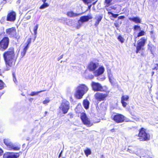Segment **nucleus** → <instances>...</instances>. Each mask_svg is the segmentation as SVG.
Wrapping results in <instances>:
<instances>
[{
	"label": "nucleus",
	"instance_id": "obj_1",
	"mask_svg": "<svg viewBox=\"0 0 158 158\" xmlns=\"http://www.w3.org/2000/svg\"><path fill=\"white\" fill-rule=\"evenodd\" d=\"M15 55L14 48H9L3 53V57L6 65L11 67L15 64L16 60Z\"/></svg>",
	"mask_w": 158,
	"mask_h": 158
},
{
	"label": "nucleus",
	"instance_id": "obj_2",
	"mask_svg": "<svg viewBox=\"0 0 158 158\" xmlns=\"http://www.w3.org/2000/svg\"><path fill=\"white\" fill-rule=\"evenodd\" d=\"M89 90L88 87L84 84H81L76 88L75 94V97L78 99L82 98L84 95L86 94Z\"/></svg>",
	"mask_w": 158,
	"mask_h": 158
},
{
	"label": "nucleus",
	"instance_id": "obj_3",
	"mask_svg": "<svg viewBox=\"0 0 158 158\" xmlns=\"http://www.w3.org/2000/svg\"><path fill=\"white\" fill-rule=\"evenodd\" d=\"M6 34L10 38L15 39L17 40L20 39L21 38L20 35L17 34L16 30L15 27L6 29Z\"/></svg>",
	"mask_w": 158,
	"mask_h": 158
},
{
	"label": "nucleus",
	"instance_id": "obj_4",
	"mask_svg": "<svg viewBox=\"0 0 158 158\" xmlns=\"http://www.w3.org/2000/svg\"><path fill=\"white\" fill-rule=\"evenodd\" d=\"M9 39L8 37L5 36L0 41V50L3 51L8 48Z\"/></svg>",
	"mask_w": 158,
	"mask_h": 158
},
{
	"label": "nucleus",
	"instance_id": "obj_5",
	"mask_svg": "<svg viewBox=\"0 0 158 158\" xmlns=\"http://www.w3.org/2000/svg\"><path fill=\"white\" fill-rule=\"evenodd\" d=\"M4 143L6 146L7 148L9 150H13L17 151L20 149L19 146H16L13 144L9 139H4Z\"/></svg>",
	"mask_w": 158,
	"mask_h": 158
},
{
	"label": "nucleus",
	"instance_id": "obj_6",
	"mask_svg": "<svg viewBox=\"0 0 158 158\" xmlns=\"http://www.w3.org/2000/svg\"><path fill=\"white\" fill-rule=\"evenodd\" d=\"M139 138L138 139L140 141H147L149 140L150 136L145 131V129L142 128L140 130L138 134Z\"/></svg>",
	"mask_w": 158,
	"mask_h": 158
},
{
	"label": "nucleus",
	"instance_id": "obj_7",
	"mask_svg": "<svg viewBox=\"0 0 158 158\" xmlns=\"http://www.w3.org/2000/svg\"><path fill=\"white\" fill-rule=\"evenodd\" d=\"M146 41L147 40L144 38H142L138 41L135 51L136 53H138L141 50L144 49L143 47Z\"/></svg>",
	"mask_w": 158,
	"mask_h": 158
},
{
	"label": "nucleus",
	"instance_id": "obj_8",
	"mask_svg": "<svg viewBox=\"0 0 158 158\" xmlns=\"http://www.w3.org/2000/svg\"><path fill=\"white\" fill-rule=\"evenodd\" d=\"M69 103L66 100H64L59 108L64 114L67 113L69 108Z\"/></svg>",
	"mask_w": 158,
	"mask_h": 158
},
{
	"label": "nucleus",
	"instance_id": "obj_9",
	"mask_svg": "<svg viewBox=\"0 0 158 158\" xmlns=\"http://www.w3.org/2000/svg\"><path fill=\"white\" fill-rule=\"evenodd\" d=\"M16 18V12L12 10L7 13L6 20L7 21L14 22L15 21Z\"/></svg>",
	"mask_w": 158,
	"mask_h": 158
},
{
	"label": "nucleus",
	"instance_id": "obj_10",
	"mask_svg": "<svg viewBox=\"0 0 158 158\" xmlns=\"http://www.w3.org/2000/svg\"><path fill=\"white\" fill-rule=\"evenodd\" d=\"M80 117L84 124L88 127H90L93 125V123H90L89 119L88 118L85 113H81Z\"/></svg>",
	"mask_w": 158,
	"mask_h": 158
},
{
	"label": "nucleus",
	"instance_id": "obj_11",
	"mask_svg": "<svg viewBox=\"0 0 158 158\" xmlns=\"http://www.w3.org/2000/svg\"><path fill=\"white\" fill-rule=\"evenodd\" d=\"M112 118L117 123H121L124 121V116L123 115L116 114L112 116Z\"/></svg>",
	"mask_w": 158,
	"mask_h": 158
},
{
	"label": "nucleus",
	"instance_id": "obj_12",
	"mask_svg": "<svg viewBox=\"0 0 158 158\" xmlns=\"http://www.w3.org/2000/svg\"><path fill=\"white\" fill-rule=\"evenodd\" d=\"M107 96V94L101 93H97L94 95L95 99L98 101H104Z\"/></svg>",
	"mask_w": 158,
	"mask_h": 158
},
{
	"label": "nucleus",
	"instance_id": "obj_13",
	"mask_svg": "<svg viewBox=\"0 0 158 158\" xmlns=\"http://www.w3.org/2000/svg\"><path fill=\"white\" fill-rule=\"evenodd\" d=\"M93 90L95 91H102L103 88L101 85L98 83L92 82L91 84Z\"/></svg>",
	"mask_w": 158,
	"mask_h": 158
},
{
	"label": "nucleus",
	"instance_id": "obj_14",
	"mask_svg": "<svg viewBox=\"0 0 158 158\" xmlns=\"http://www.w3.org/2000/svg\"><path fill=\"white\" fill-rule=\"evenodd\" d=\"M19 156L18 153L6 152L3 155V158H17Z\"/></svg>",
	"mask_w": 158,
	"mask_h": 158
},
{
	"label": "nucleus",
	"instance_id": "obj_15",
	"mask_svg": "<svg viewBox=\"0 0 158 158\" xmlns=\"http://www.w3.org/2000/svg\"><path fill=\"white\" fill-rule=\"evenodd\" d=\"M129 97L128 95H125L122 96L121 100V102L123 106L124 107H126L127 105V103L125 102H127L128 100Z\"/></svg>",
	"mask_w": 158,
	"mask_h": 158
},
{
	"label": "nucleus",
	"instance_id": "obj_16",
	"mask_svg": "<svg viewBox=\"0 0 158 158\" xmlns=\"http://www.w3.org/2000/svg\"><path fill=\"white\" fill-rule=\"evenodd\" d=\"M98 66V63H94L93 61H91L88 64L87 68L88 69H96Z\"/></svg>",
	"mask_w": 158,
	"mask_h": 158
},
{
	"label": "nucleus",
	"instance_id": "obj_17",
	"mask_svg": "<svg viewBox=\"0 0 158 158\" xmlns=\"http://www.w3.org/2000/svg\"><path fill=\"white\" fill-rule=\"evenodd\" d=\"M93 18L92 15L91 14L87 15H84L81 17L80 19L82 22L88 21L89 20Z\"/></svg>",
	"mask_w": 158,
	"mask_h": 158
},
{
	"label": "nucleus",
	"instance_id": "obj_18",
	"mask_svg": "<svg viewBox=\"0 0 158 158\" xmlns=\"http://www.w3.org/2000/svg\"><path fill=\"white\" fill-rule=\"evenodd\" d=\"M90 72H93L95 76H99L103 73L104 70H89Z\"/></svg>",
	"mask_w": 158,
	"mask_h": 158
},
{
	"label": "nucleus",
	"instance_id": "obj_19",
	"mask_svg": "<svg viewBox=\"0 0 158 158\" xmlns=\"http://www.w3.org/2000/svg\"><path fill=\"white\" fill-rule=\"evenodd\" d=\"M129 19L131 21H133L135 23H140L141 19L138 17H135L133 18H129Z\"/></svg>",
	"mask_w": 158,
	"mask_h": 158
},
{
	"label": "nucleus",
	"instance_id": "obj_20",
	"mask_svg": "<svg viewBox=\"0 0 158 158\" xmlns=\"http://www.w3.org/2000/svg\"><path fill=\"white\" fill-rule=\"evenodd\" d=\"M81 15V13H74L72 11H68L67 13V15L70 17H73Z\"/></svg>",
	"mask_w": 158,
	"mask_h": 158
},
{
	"label": "nucleus",
	"instance_id": "obj_21",
	"mask_svg": "<svg viewBox=\"0 0 158 158\" xmlns=\"http://www.w3.org/2000/svg\"><path fill=\"white\" fill-rule=\"evenodd\" d=\"M102 18V16L101 15H99L98 17H96L95 19H96V21L94 24L95 26H97L99 24Z\"/></svg>",
	"mask_w": 158,
	"mask_h": 158
},
{
	"label": "nucleus",
	"instance_id": "obj_22",
	"mask_svg": "<svg viewBox=\"0 0 158 158\" xmlns=\"http://www.w3.org/2000/svg\"><path fill=\"white\" fill-rule=\"evenodd\" d=\"M107 73L108 74V76L109 78V80L111 83H112V81L114 78L113 77V75L111 74V71L110 70H107Z\"/></svg>",
	"mask_w": 158,
	"mask_h": 158
},
{
	"label": "nucleus",
	"instance_id": "obj_23",
	"mask_svg": "<svg viewBox=\"0 0 158 158\" xmlns=\"http://www.w3.org/2000/svg\"><path fill=\"white\" fill-rule=\"evenodd\" d=\"M113 0H105L104 3V4L105 5V8L107 7L110 6L112 4L111 2Z\"/></svg>",
	"mask_w": 158,
	"mask_h": 158
},
{
	"label": "nucleus",
	"instance_id": "obj_24",
	"mask_svg": "<svg viewBox=\"0 0 158 158\" xmlns=\"http://www.w3.org/2000/svg\"><path fill=\"white\" fill-rule=\"evenodd\" d=\"M82 110V108L80 105H78L75 109L76 112L77 113H80Z\"/></svg>",
	"mask_w": 158,
	"mask_h": 158
},
{
	"label": "nucleus",
	"instance_id": "obj_25",
	"mask_svg": "<svg viewBox=\"0 0 158 158\" xmlns=\"http://www.w3.org/2000/svg\"><path fill=\"white\" fill-rule=\"evenodd\" d=\"M148 50H149L151 52H152L154 50L155 47V46L152 44H148Z\"/></svg>",
	"mask_w": 158,
	"mask_h": 158
},
{
	"label": "nucleus",
	"instance_id": "obj_26",
	"mask_svg": "<svg viewBox=\"0 0 158 158\" xmlns=\"http://www.w3.org/2000/svg\"><path fill=\"white\" fill-rule=\"evenodd\" d=\"M89 105V102L87 100H85L83 101V105L86 109L88 108Z\"/></svg>",
	"mask_w": 158,
	"mask_h": 158
},
{
	"label": "nucleus",
	"instance_id": "obj_27",
	"mask_svg": "<svg viewBox=\"0 0 158 158\" xmlns=\"http://www.w3.org/2000/svg\"><path fill=\"white\" fill-rule=\"evenodd\" d=\"M145 34V32L143 30H141L138 33L137 37H136V38L144 35Z\"/></svg>",
	"mask_w": 158,
	"mask_h": 158
},
{
	"label": "nucleus",
	"instance_id": "obj_28",
	"mask_svg": "<svg viewBox=\"0 0 158 158\" xmlns=\"http://www.w3.org/2000/svg\"><path fill=\"white\" fill-rule=\"evenodd\" d=\"M44 3L42 4L40 7V9H43L49 6L48 4L46 2H43Z\"/></svg>",
	"mask_w": 158,
	"mask_h": 158
},
{
	"label": "nucleus",
	"instance_id": "obj_29",
	"mask_svg": "<svg viewBox=\"0 0 158 158\" xmlns=\"http://www.w3.org/2000/svg\"><path fill=\"white\" fill-rule=\"evenodd\" d=\"M46 91L45 90H41V91H40L36 92H32L30 94V95L31 96H34L35 95H37L39 93H40L42 92L43 91Z\"/></svg>",
	"mask_w": 158,
	"mask_h": 158
},
{
	"label": "nucleus",
	"instance_id": "obj_30",
	"mask_svg": "<svg viewBox=\"0 0 158 158\" xmlns=\"http://www.w3.org/2000/svg\"><path fill=\"white\" fill-rule=\"evenodd\" d=\"M27 49L28 48H27L25 47L24 48L23 51L21 53V55L22 57H23L25 55Z\"/></svg>",
	"mask_w": 158,
	"mask_h": 158
},
{
	"label": "nucleus",
	"instance_id": "obj_31",
	"mask_svg": "<svg viewBox=\"0 0 158 158\" xmlns=\"http://www.w3.org/2000/svg\"><path fill=\"white\" fill-rule=\"evenodd\" d=\"M31 39L29 38L28 39L26 45L25 47V48H28L29 47V45L30 44L31 42Z\"/></svg>",
	"mask_w": 158,
	"mask_h": 158
},
{
	"label": "nucleus",
	"instance_id": "obj_32",
	"mask_svg": "<svg viewBox=\"0 0 158 158\" xmlns=\"http://www.w3.org/2000/svg\"><path fill=\"white\" fill-rule=\"evenodd\" d=\"M108 14L109 15H112V16L114 18H116L118 16V14H114V13H113L111 12H110V11H108Z\"/></svg>",
	"mask_w": 158,
	"mask_h": 158
},
{
	"label": "nucleus",
	"instance_id": "obj_33",
	"mask_svg": "<svg viewBox=\"0 0 158 158\" xmlns=\"http://www.w3.org/2000/svg\"><path fill=\"white\" fill-rule=\"evenodd\" d=\"M85 153L87 156L91 154V152L89 149H87L85 151Z\"/></svg>",
	"mask_w": 158,
	"mask_h": 158
},
{
	"label": "nucleus",
	"instance_id": "obj_34",
	"mask_svg": "<svg viewBox=\"0 0 158 158\" xmlns=\"http://www.w3.org/2000/svg\"><path fill=\"white\" fill-rule=\"evenodd\" d=\"M118 40L120 41L122 43H123L124 41V39L123 38L121 35L118 36Z\"/></svg>",
	"mask_w": 158,
	"mask_h": 158
},
{
	"label": "nucleus",
	"instance_id": "obj_35",
	"mask_svg": "<svg viewBox=\"0 0 158 158\" xmlns=\"http://www.w3.org/2000/svg\"><path fill=\"white\" fill-rule=\"evenodd\" d=\"M38 27V24H36L34 27L33 29V31L34 34L36 35L37 34V31Z\"/></svg>",
	"mask_w": 158,
	"mask_h": 158
},
{
	"label": "nucleus",
	"instance_id": "obj_36",
	"mask_svg": "<svg viewBox=\"0 0 158 158\" xmlns=\"http://www.w3.org/2000/svg\"><path fill=\"white\" fill-rule=\"evenodd\" d=\"M15 75H16V72H13V80L15 82V83H16V78Z\"/></svg>",
	"mask_w": 158,
	"mask_h": 158
},
{
	"label": "nucleus",
	"instance_id": "obj_37",
	"mask_svg": "<svg viewBox=\"0 0 158 158\" xmlns=\"http://www.w3.org/2000/svg\"><path fill=\"white\" fill-rule=\"evenodd\" d=\"M140 29V26L137 25H135L133 27V30L134 31L136 30L137 29Z\"/></svg>",
	"mask_w": 158,
	"mask_h": 158
},
{
	"label": "nucleus",
	"instance_id": "obj_38",
	"mask_svg": "<svg viewBox=\"0 0 158 158\" xmlns=\"http://www.w3.org/2000/svg\"><path fill=\"white\" fill-rule=\"evenodd\" d=\"M4 87V83L2 81L0 80V89H3Z\"/></svg>",
	"mask_w": 158,
	"mask_h": 158
},
{
	"label": "nucleus",
	"instance_id": "obj_39",
	"mask_svg": "<svg viewBox=\"0 0 158 158\" xmlns=\"http://www.w3.org/2000/svg\"><path fill=\"white\" fill-rule=\"evenodd\" d=\"M50 101V99L47 98V99H46L44 101H43V103L44 104H47V103L49 102Z\"/></svg>",
	"mask_w": 158,
	"mask_h": 158
},
{
	"label": "nucleus",
	"instance_id": "obj_40",
	"mask_svg": "<svg viewBox=\"0 0 158 158\" xmlns=\"http://www.w3.org/2000/svg\"><path fill=\"white\" fill-rule=\"evenodd\" d=\"M5 21V18L4 17H2L0 20V22L1 24H3Z\"/></svg>",
	"mask_w": 158,
	"mask_h": 158
},
{
	"label": "nucleus",
	"instance_id": "obj_41",
	"mask_svg": "<svg viewBox=\"0 0 158 158\" xmlns=\"http://www.w3.org/2000/svg\"><path fill=\"white\" fill-rule=\"evenodd\" d=\"M110 9H109L108 8H107V7L105 8H106V10L108 11V12L109 11L111 10H115L116 9V8L115 7H114V6H110Z\"/></svg>",
	"mask_w": 158,
	"mask_h": 158
},
{
	"label": "nucleus",
	"instance_id": "obj_42",
	"mask_svg": "<svg viewBox=\"0 0 158 158\" xmlns=\"http://www.w3.org/2000/svg\"><path fill=\"white\" fill-rule=\"evenodd\" d=\"M85 4H88L91 2L89 0H82Z\"/></svg>",
	"mask_w": 158,
	"mask_h": 158
},
{
	"label": "nucleus",
	"instance_id": "obj_43",
	"mask_svg": "<svg viewBox=\"0 0 158 158\" xmlns=\"http://www.w3.org/2000/svg\"><path fill=\"white\" fill-rule=\"evenodd\" d=\"M125 121L126 122H130L131 121L128 118H127L124 117V121Z\"/></svg>",
	"mask_w": 158,
	"mask_h": 158
},
{
	"label": "nucleus",
	"instance_id": "obj_44",
	"mask_svg": "<svg viewBox=\"0 0 158 158\" xmlns=\"http://www.w3.org/2000/svg\"><path fill=\"white\" fill-rule=\"evenodd\" d=\"M125 17L123 15L120 16L118 17V19H124Z\"/></svg>",
	"mask_w": 158,
	"mask_h": 158
},
{
	"label": "nucleus",
	"instance_id": "obj_45",
	"mask_svg": "<svg viewBox=\"0 0 158 158\" xmlns=\"http://www.w3.org/2000/svg\"><path fill=\"white\" fill-rule=\"evenodd\" d=\"M92 6V5H90L88 6V8L87 10H86V11H87L88 10H89V11H90V8Z\"/></svg>",
	"mask_w": 158,
	"mask_h": 158
},
{
	"label": "nucleus",
	"instance_id": "obj_46",
	"mask_svg": "<svg viewBox=\"0 0 158 158\" xmlns=\"http://www.w3.org/2000/svg\"><path fill=\"white\" fill-rule=\"evenodd\" d=\"M63 55H61L58 58V60H59L60 59H62L63 57Z\"/></svg>",
	"mask_w": 158,
	"mask_h": 158
},
{
	"label": "nucleus",
	"instance_id": "obj_47",
	"mask_svg": "<svg viewBox=\"0 0 158 158\" xmlns=\"http://www.w3.org/2000/svg\"><path fill=\"white\" fill-rule=\"evenodd\" d=\"M3 152V151L0 148V156L2 155Z\"/></svg>",
	"mask_w": 158,
	"mask_h": 158
},
{
	"label": "nucleus",
	"instance_id": "obj_48",
	"mask_svg": "<svg viewBox=\"0 0 158 158\" xmlns=\"http://www.w3.org/2000/svg\"><path fill=\"white\" fill-rule=\"evenodd\" d=\"M81 26V25L79 24L77 26L76 28L77 29H79L80 27Z\"/></svg>",
	"mask_w": 158,
	"mask_h": 158
},
{
	"label": "nucleus",
	"instance_id": "obj_49",
	"mask_svg": "<svg viewBox=\"0 0 158 158\" xmlns=\"http://www.w3.org/2000/svg\"><path fill=\"white\" fill-rule=\"evenodd\" d=\"M136 121H139V118L137 117L135 118H134Z\"/></svg>",
	"mask_w": 158,
	"mask_h": 158
},
{
	"label": "nucleus",
	"instance_id": "obj_50",
	"mask_svg": "<svg viewBox=\"0 0 158 158\" xmlns=\"http://www.w3.org/2000/svg\"><path fill=\"white\" fill-rule=\"evenodd\" d=\"M98 69H104V68L103 66H101Z\"/></svg>",
	"mask_w": 158,
	"mask_h": 158
},
{
	"label": "nucleus",
	"instance_id": "obj_51",
	"mask_svg": "<svg viewBox=\"0 0 158 158\" xmlns=\"http://www.w3.org/2000/svg\"><path fill=\"white\" fill-rule=\"evenodd\" d=\"M62 152H63V151H62L61 152H60V154L59 156V157H60V156H61V155L62 154Z\"/></svg>",
	"mask_w": 158,
	"mask_h": 158
},
{
	"label": "nucleus",
	"instance_id": "obj_52",
	"mask_svg": "<svg viewBox=\"0 0 158 158\" xmlns=\"http://www.w3.org/2000/svg\"><path fill=\"white\" fill-rule=\"evenodd\" d=\"M114 25L116 27H117L118 26V24L115 23H114Z\"/></svg>",
	"mask_w": 158,
	"mask_h": 158
},
{
	"label": "nucleus",
	"instance_id": "obj_53",
	"mask_svg": "<svg viewBox=\"0 0 158 158\" xmlns=\"http://www.w3.org/2000/svg\"><path fill=\"white\" fill-rule=\"evenodd\" d=\"M93 78V76L92 75H91L90 77V78L92 79Z\"/></svg>",
	"mask_w": 158,
	"mask_h": 158
},
{
	"label": "nucleus",
	"instance_id": "obj_54",
	"mask_svg": "<svg viewBox=\"0 0 158 158\" xmlns=\"http://www.w3.org/2000/svg\"><path fill=\"white\" fill-rule=\"evenodd\" d=\"M97 1H96L95 2H94L92 4H93V5H94L95 4H96V2H97Z\"/></svg>",
	"mask_w": 158,
	"mask_h": 158
},
{
	"label": "nucleus",
	"instance_id": "obj_55",
	"mask_svg": "<svg viewBox=\"0 0 158 158\" xmlns=\"http://www.w3.org/2000/svg\"><path fill=\"white\" fill-rule=\"evenodd\" d=\"M43 2H46L47 0H42Z\"/></svg>",
	"mask_w": 158,
	"mask_h": 158
},
{
	"label": "nucleus",
	"instance_id": "obj_56",
	"mask_svg": "<svg viewBox=\"0 0 158 158\" xmlns=\"http://www.w3.org/2000/svg\"><path fill=\"white\" fill-rule=\"evenodd\" d=\"M33 98H30L29 99V101H32V100H33Z\"/></svg>",
	"mask_w": 158,
	"mask_h": 158
},
{
	"label": "nucleus",
	"instance_id": "obj_57",
	"mask_svg": "<svg viewBox=\"0 0 158 158\" xmlns=\"http://www.w3.org/2000/svg\"><path fill=\"white\" fill-rule=\"evenodd\" d=\"M3 1H5V3H6V0H3Z\"/></svg>",
	"mask_w": 158,
	"mask_h": 158
},
{
	"label": "nucleus",
	"instance_id": "obj_58",
	"mask_svg": "<svg viewBox=\"0 0 158 158\" xmlns=\"http://www.w3.org/2000/svg\"><path fill=\"white\" fill-rule=\"evenodd\" d=\"M47 113H48V112L47 111H45V115H46Z\"/></svg>",
	"mask_w": 158,
	"mask_h": 158
},
{
	"label": "nucleus",
	"instance_id": "obj_59",
	"mask_svg": "<svg viewBox=\"0 0 158 158\" xmlns=\"http://www.w3.org/2000/svg\"><path fill=\"white\" fill-rule=\"evenodd\" d=\"M150 33H151V34H153V31H150Z\"/></svg>",
	"mask_w": 158,
	"mask_h": 158
},
{
	"label": "nucleus",
	"instance_id": "obj_60",
	"mask_svg": "<svg viewBox=\"0 0 158 158\" xmlns=\"http://www.w3.org/2000/svg\"><path fill=\"white\" fill-rule=\"evenodd\" d=\"M131 152V153H135V152Z\"/></svg>",
	"mask_w": 158,
	"mask_h": 158
},
{
	"label": "nucleus",
	"instance_id": "obj_61",
	"mask_svg": "<svg viewBox=\"0 0 158 158\" xmlns=\"http://www.w3.org/2000/svg\"><path fill=\"white\" fill-rule=\"evenodd\" d=\"M2 94L1 93H0V95H2Z\"/></svg>",
	"mask_w": 158,
	"mask_h": 158
},
{
	"label": "nucleus",
	"instance_id": "obj_62",
	"mask_svg": "<svg viewBox=\"0 0 158 158\" xmlns=\"http://www.w3.org/2000/svg\"><path fill=\"white\" fill-rule=\"evenodd\" d=\"M156 68H154V69H156Z\"/></svg>",
	"mask_w": 158,
	"mask_h": 158
},
{
	"label": "nucleus",
	"instance_id": "obj_63",
	"mask_svg": "<svg viewBox=\"0 0 158 158\" xmlns=\"http://www.w3.org/2000/svg\"><path fill=\"white\" fill-rule=\"evenodd\" d=\"M157 66H158V64H157Z\"/></svg>",
	"mask_w": 158,
	"mask_h": 158
},
{
	"label": "nucleus",
	"instance_id": "obj_64",
	"mask_svg": "<svg viewBox=\"0 0 158 158\" xmlns=\"http://www.w3.org/2000/svg\"><path fill=\"white\" fill-rule=\"evenodd\" d=\"M22 95H23V94H22Z\"/></svg>",
	"mask_w": 158,
	"mask_h": 158
}]
</instances>
